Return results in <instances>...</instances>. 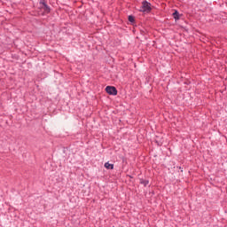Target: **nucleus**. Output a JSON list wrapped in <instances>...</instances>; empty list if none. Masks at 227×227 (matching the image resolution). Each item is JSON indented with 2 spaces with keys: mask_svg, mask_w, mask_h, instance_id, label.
Here are the masks:
<instances>
[{
  "mask_svg": "<svg viewBox=\"0 0 227 227\" xmlns=\"http://www.w3.org/2000/svg\"><path fill=\"white\" fill-rule=\"evenodd\" d=\"M140 12H142L143 13H150L152 12V4L144 1L142 3Z\"/></svg>",
  "mask_w": 227,
  "mask_h": 227,
  "instance_id": "obj_1",
  "label": "nucleus"
},
{
  "mask_svg": "<svg viewBox=\"0 0 227 227\" xmlns=\"http://www.w3.org/2000/svg\"><path fill=\"white\" fill-rule=\"evenodd\" d=\"M106 91L108 93V95H118V90H116L114 86H106Z\"/></svg>",
  "mask_w": 227,
  "mask_h": 227,
  "instance_id": "obj_2",
  "label": "nucleus"
},
{
  "mask_svg": "<svg viewBox=\"0 0 227 227\" xmlns=\"http://www.w3.org/2000/svg\"><path fill=\"white\" fill-rule=\"evenodd\" d=\"M173 17L175 20H180V12H178V11H175V12L173 13Z\"/></svg>",
  "mask_w": 227,
  "mask_h": 227,
  "instance_id": "obj_3",
  "label": "nucleus"
},
{
  "mask_svg": "<svg viewBox=\"0 0 227 227\" xmlns=\"http://www.w3.org/2000/svg\"><path fill=\"white\" fill-rule=\"evenodd\" d=\"M105 168H106V169H114V164H111V163H109V162H106V163H105Z\"/></svg>",
  "mask_w": 227,
  "mask_h": 227,
  "instance_id": "obj_4",
  "label": "nucleus"
},
{
  "mask_svg": "<svg viewBox=\"0 0 227 227\" xmlns=\"http://www.w3.org/2000/svg\"><path fill=\"white\" fill-rule=\"evenodd\" d=\"M140 184H142V185H144V187H146V185H148V184H150V182L148 180H140Z\"/></svg>",
  "mask_w": 227,
  "mask_h": 227,
  "instance_id": "obj_5",
  "label": "nucleus"
},
{
  "mask_svg": "<svg viewBox=\"0 0 227 227\" xmlns=\"http://www.w3.org/2000/svg\"><path fill=\"white\" fill-rule=\"evenodd\" d=\"M43 8H44V11L47 12V13H49L51 12V7H49V5L44 4Z\"/></svg>",
  "mask_w": 227,
  "mask_h": 227,
  "instance_id": "obj_6",
  "label": "nucleus"
},
{
  "mask_svg": "<svg viewBox=\"0 0 227 227\" xmlns=\"http://www.w3.org/2000/svg\"><path fill=\"white\" fill-rule=\"evenodd\" d=\"M128 19H129V22H134V16L129 15Z\"/></svg>",
  "mask_w": 227,
  "mask_h": 227,
  "instance_id": "obj_7",
  "label": "nucleus"
},
{
  "mask_svg": "<svg viewBox=\"0 0 227 227\" xmlns=\"http://www.w3.org/2000/svg\"><path fill=\"white\" fill-rule=\"evenodd\" d=\"M40 4H43V6H45V4H47V3H45V0H41Z\"/></svg>",
  "mask_w": 227,
  "mask_h": 227,
  "instance_id": "obj_8",
  "label": "nucleus"
}]
</instances>
